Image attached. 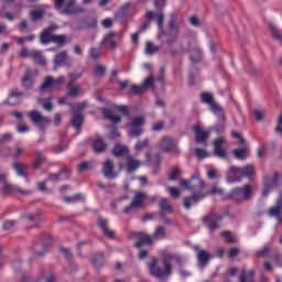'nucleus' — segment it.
<instances>
[{"instance_id": "obj_1", "label": "nucleus", "mask_w": 282, "mask_h": 282, "mask_svg": "<svg viewBox=\"0 0 282 282\" xmlns=\"http://www.w3.org/2000/svg\"><path fill=\"white\" fill-rule=\"evenodd\" d=\"M173 261L178 268L184 267V258L180 253H167L163 259V269L158 267V258H153L151 262H148V268L151 276L156 279H164V276H171L173 274Z\"/></svg>"}, {"instance_id": "obj_2", "label": "nucleus", "mask_w": 282, "mask_h": 282, "mask_svg": "<svg viewBox=\"0 0 282 282\" xmlns=\"http://www.w3.org/2000/svg\"><path fill=\"white\" fill-rule=\"evenodd\" d=\"M56 30H61V26L54 22L44 28L40 33V43L42 45L54 43L57 47H64L66 43H69L66 34H54Z\"/></svg>"}, {"instance_id": "obj_3", "label": "nucleus", "mask_w": 282, "mask_h": 282, "mask_svg": "<svg viewBox=\"0 0 282 282\" xmlns=\"http://www.w3.org/2000/svg\"><path fill=\"white\" fill-rule=\"evenodd\" d=\"M130 237H132V239H137V241L134 242V248L141 250L143 246H153V239H164V237H166V229L160 226L155 228L152 237L149 236L147 232L142 231L132 232Z\"/></svg>"}, {"instance_id": "obj_4", "label": "nucleus", "mask_w": 282, "mask_h": 282, "mask_svg": "<svg viewBox=\"0 0 282 282\" xmlns=\"http://www.w3.org/2000/svg\"><path fill=\"white\" fill-rule=\"evenodd\" d=\"M180 185L187 191H191V196L185 197H193L194 195H199V193H204V188H206V183L202 180L198 173L191 176L188 180L180 178Z\"/></svg>"}, {"instance_id": "obj_5", "label": "nucleus", "mask_w": 282, "mask_h": 282, "mask_svg": "<svg viewBox=\"0 0 282 282\" xmlns=\"http://www.w3.org/2000/svg\"><path fill=\"white\" fill-rule=\"evenodd\" d=\"M256 171L254 165L248 164L243 167H237L235 165L229 167V171L227 172V176L230 182H241L243 177H254Z\"/></svg>"}, {"instance_id": "obj_6", "label": "nucleus", "mask_w": 282, "mask_h": 282, "mask_svg": "<svg viewBox=\"0 0 282 282\" xmlns=\"http://www.w3.org/2000/svg\"><path fill=\"white\" fill-rule=\"evenodd\" d=\"M208 195H224V188L217 187V185H213L212 189L208 192L194 194L193 197H184L183 206L186 210H191L193 204H198V202H202V199H206Z\"/></svg>"}, {"instance_id": "obj_7", "label": "nucleus", "mask_w": 282, "mask_h": 282, "mask_svg": "<svg viewBox=\"0 0 282 282\" xmlns=\"http://www.w3.org/2000/svg\"><path fill=\"white\" fill-rule=\"evenodd\" d=\"M227 199H231V202H237L238 204L252 199V186L250 184H246L242 187L232 188L227 194Z\"/></svg>"}, {"instance_id": "obj_8", "label": "nucleus", "mask_w": 282, "mask_h": 282, "mask_svg": "<svg viewBox=\"0 0 282 282\" xmlns=\"http://www.w3.org/2000/svg\"><path fill=\"white\" fill-rule=\"evenodd\" d=\"M0 184H2L3 195H12V193H19L20 195H32V189H23L19 186L12 185L8 182V174H0Z\"/></svg>"}, {"instance_id": "obj_9", "label": "nucleus", "mask_w": 282, "mask_h": 282, "mask_svg": "<svg viewBox=\"0 0 282 282\" xmlns=\"http://www.w3.org/2000/svg\"><path fill=\"white\" fill-rule=\"evenodd\" d=\"M221 221H224V216L217 213H212L202 218V223L209 230V232H215L221 228Z\"/></svg>"}, {"instance_id": "obj_10", "label": "nucleus", "mask_w": 282, "mask_h": 282, "mask_svg": "<svg viewBox=\"0 0 282 282\" xmlns=\"http://www.w3.org/2000/svg\"><path fill=\"white\" fill-rule=\"evenodd\" d=\"M200 101L204 105L210 106V111L215 113V116H219L223 120V122L226 120V117L224 115V109L221 106H219L217 102H215V97H213V94L208 91H204L200 94Z\"/></svg>"}, {"instance_id": "obj_11", "label": "nucleus", "mask_w": 282, "mask_h": 282, "mask_svg": "<svg viewBox=\"0 0 282 282\" xmlns=\"http://www.w3.org/2000/svg\"><path fill=\"white\" fill-rule=\"evenodd\" d=\"M170 33L166 34L165 43L167 45H173L177 42V36L180 34V28H177V13H171L169 22Z\"/></svg>"}, {"instance_id": "obj_12", "label": "nucleus", "mask_w": 282, "mask_h": 282, "mask_svg": "<svg viewBox=\"0 0 282 282\" xmlns=\"http://www.w3.org/2000/svg\"><path fill=\"white\" fill-rule=\"evenodd\" d=\"M145 199L147 193L137 191L132 197L131 204L123 209L124 215H130V213H133V210H137V208H144Z\"/></svg>"}, {"instance_id": "obj_13", "label": "nucleus", "mask_w": 282, "mask_h": 282, "mask_svg": "<svg viewBox=\"0 0 282 282\" xmlns=\"http://www.w3.org/2000/svg\"><path fill=\"white\" fill-rule=\"evenodd\" d=\"M159 217L160 219L163 221V224H165L166 226H171V224H173V220H171V218L166 217V213L169 215H171V213H173V206H171V203H169L167 198H161V200L159 202Z\"/></svg>"}, {"instance_id": "obj_14", "label": "nucleus", "mask_w": 282, "mask_h": 282, "mask_svg": "<svg viewBox=\"0 0 282 282\" xmlns=\"http://www.w3.org/2000/svg\"><path fill=\"white\" fill-rule=\"evenodd\" d=\"M29 118L33 124L43 129V127H47V124H52V120L47 117H44L39 110H32L29 112Z\"/></svg>"}, {"instance_id": "obj_15", "label": "nucleus", "mask_w": 282, "mask_h": 282, "mask_svg": "<svg viewBox=\"0 0 282 282\" xmlns=\"http://www.w3.org/2000/svg\"><path fill=\"white\" fill-rule=\"evenodd\" d=\"M50 241H52V236H50V234H43L42 242L34 245L33 252H35V254H37L39 257H43V254L47 252Z\"/></svg>"}, {"instance_id": "obj_16", "label": "nucleus", "mask_w": 282, "mask_h": 282, "mask_svg": "<svg viewBox=\"0 0 282 282\" xmlns=\"http://www.w3.org/2000/svg\"><path fill=\"white\" fill-rule=\"evenodd\" d=\"M101 173L107 180H116V177H118V172H116V163H113L111 160H106L102 163Z\"/></svg>"}, {"instance_id": "obj_17", "label": "nucleus", "mask_w": 282, "mask_h": 282, "mask_svg": "<svg viewBox=\"0 0 282 282\" xmlns=\"http://www.w3.org/2000/svg\"><path fill=\"white\" fill-rule=\"evenodd\" d=\"M279 178L280 176L276 172L273 173L272 180L268 176L264 177V188L262 191V197H268V195H270V192L279 186Z\"/></svg>"}, {"instance_id": "obj_18", "label": "nucleus", "mask_w": 282, "mask_h": 282, "mask_svg": "<svg viewBox=\"0 0 282 282\" xmlns=\"http://www.w3.org/2000/svg\"><path fill=\"white\" fill-rule=\"evenodd\" d=\"M193 250L197 252V261L200 268H206L208 265V262L210 261L212 257L210 253L204 249L199 248V245H194Z\"/></svg>"}, {"instance_id": "obj_19", "label": "nucleus", "mask_w": 282, "mask_h": 282, "mask_svg": "<svg viewBox=\"0 0 282 282\" xmlns=\"http://www.w3.org/2000/svg\"><path fill=\"white\" fill-rule=\"evenodd\" d=\"M85 12V9H83L80 6H76V0H67L64 2L63 8V14H83Z\"/></svg>"}, {"instance_id": "obj_20", "label": "nucleus", "mask_w": 282, "mask_h": 282, "mask_svg": "<svg viewBox=\"0 0 282 282\" xmlns=\"http://www.w3.org/2000/svg\"><path fill=\"white\" fill-rule=\"evenodd\" d=\"M116 32L110 31L106 34L100 43V47H106L107 50H116L118 47V42L116 41Z\"/></svg>"}, {"instance_id": "obj_21", "label": "nucleus", "mask_w": 282, "mask_h": 282, "mask_svg": "<svg viewBox=\"0 0 282 282\" xmlns=\"http://www.w3.org/2000/svg\"><path fill=\"white\" fill-rule=\"evenodd\" d=\"M54 65L56 67H72V57L67 56V51H62L54 56Z\"/></svg>"}, {"instance_id": "obj_22", "label": "nucleus", "mask_w": 282, "mask_h": 282, "mask_svg": "<svg viewBox=\"0 0 282 282\" xmlns=\"http://www.w3.org/2000/svg\"><path fill=\"white\" fill-rule=\"evenodd\" d=\"M193 131L195 133L196 144H203V147H206V140H207V138H210V132L203 131L202 127H199V126H194Z\"/></svg>"}, {"instance_id": "obj_23", "label": "nucleus", "mask_w": 282, "mask_h": 282, "mask_svg": "<svg viewBox=\"0 0 282 282\" xmlns=\"http://www.w3.org/2000/svg\"><path fill=\"white\" fill-rule=\"evenodd\" d=\"M175 149H177V141L171 137H162L161 151H163V153H171V151H175Z\"/></svg>"}, {"instance_id": "obj_24", "label": "nucleus", "mask_w": 282, "mask_h": 282, "mask_svg": "<svg viewBox=\"0 0 282 282\" xmlns=\"http://www.w3.org/2000/svg\"><path fill=\"white\" fill-rule=\"evenodd\" d=\"M97 226L100 228L105 237H108V239H113V237H116V232L109 230V220L106 218L99 217L97 219Z\"/></svg>"}, {"instance_id": "obj_25", "label": "nucleus", "mask_w": 282, "mask_h": 282, "mask_svg": "<svg viewBox=\"0 0 282 282\" xmlns=\"http://www.w3.org/2000/svg\"><path fill=\"white\" fill-rule=\"evenodd\" d=\"M225 143L226 139H224V137H219L213 141L214 154L217 155V158H226V151L221 149Z\"/></svg>"}, {"instance_id": "obj_26", "label": "nucleus", "mask_w": 282, "mask_h": 282, "mask_svg": "<svg viewBox=\"0 0 282 282\" xmlns=\"http://www.w3.org/2000/svg\"><path fill=\"white\" fill-rule=\"evenodd\" d=\"M61 175H65V180H69L72 170H69L67 166H64L56 174L50 173L47 180L48 182H61Z\"/></svg>"}, {"instance_id": "obj_27", "label": "nucleus", "mask_w": 282, "mask_h": 282, "mask_svg": "<svg viewBox=\"0 0 282 282\" xmlns=\"http://www.w3.org/2000/svg\"><path fill=\"white\" fill-rule=\"evenodd\" d=\"M281 213H282V192H280L278 199L275 202V205L269 208L268 215L269 217H274L275 219H278Z\"/></svg>"}, {"instance_id": "obj_28", "label": "nucleus", "mask_w": 282, "mask_h": 282, "mask_svg": "<svg viewBox=\"0 0 282 282\" xmlns=\"http://www.w3.org/2000/svg\"><path fill=\"white\" fill-rule=\"evenodd\" d=\"M107 147L109 145L105 142L102 138H97L91 142L93 151L97 154L105 153V151H107Z\"/></svg>"}, {"instance_id": "obj_29", "label": "nucleus", "mask_w": 282, "mask_h": 282, "mask_svg": "<svg viewBox=\"0 0 282 282\" xmlns=\"http://www.w3.org/2000/svg\"><path fill=\"white\" fill-rule=\"evenodd\" d=\"M34 155L35 156H34L32 166L33 169H35V171H39V169L43 166V162H45L47 158H45V154L41 150H35Z\"/></svg>"}, {"instance_id": "obj_30", "label": "nucleus", "mask_w": 282, "mask_h": 282, "mask_svg": "<svg viewBox=\"0 0 282 282\" xmlns=\"http://www.w3.org/2000/svg\"><path fill=\"white\" fill-rule=\"evenodd\" d=\"M142 166V161L135 160L133 156H129L127 160V173H135L138 169Z\"/></svg>"}, {"instance_id": "obj_31", "label": "nucleus", "mask_w": 282, "mask_h": 282, "mask_svg": "<svg viewBox=\"0 0 282 282\" xmlns=\"http://www.w3.org/2000/svg\"><path fill=\"white\" fill-rule=\"evenodd\" d=\"M101 113L106 120H111L113 124H118L122 121V118L113 116V112L109 108H101Z\"/></svg>"}, {"instance_id": "obj_32", "label": "nucleus", "mask_w": 282, "mask_h": 282, "mask_svg": "<svg viewBox=\"0 0 282 282\" xmlns=\"http://www.w3.org/2000/svg\"><path fill=\"white\" fill-rule=\"evenodd\" d=\"M29 56H31L35 65H47V61L45 59V56H43V53H41V51H33L29 54Z\"/></svg>"}, {"instance_id": "obj_33", "label": "nucleus", "mask_w": 282, "mask_h": 282, "mask_svg": "<svg viewBox=\"0 0 282 282\" xmlns=\"http://www.w3.org/2000/svg\"><path fill=\"white\" fill-rule=\"evenodd\" d=\"M104 260H105V252L99 251L93 256V258L90 259V263L95 268H102V265H105V262H102Z\"/></svg>"}, {"instance_id": "obj_34", "label": "nucleus", "mask_w": 282, "mask_h": 282, "mask_svg": "<svg viewBox=\"0 0 282 282\" xmlns=\"http://www.w3.org/2000/svg\"><path fill=\"white\" fill-rule=\"evenodd\" d=\"M83 122H85V117L82 113L74 111L73 119L70 120L72 127L74 129H80V127H83Z\"/></svg>"}, {"instance_id": "obj_35", "label": "nucleus", "mask_w": 282, "mask_h": 282, "mask_svg": "<svg viewBox=\"0 0 282 282\" xmlns=\"http://www.w3.org/2000/svg\"><path fill=\"white\" fill-rule=\"evenodd\" d=\"M128 154L129 148H127V145L116 144L112 149V155H115V158H124V155Z\"/></svg>"}, {"instance_id": "obj_36", "label": "nucleus", "mask_w": 282, "mask_h": 282, "mask_svg": "<svg viewBox=\"0 0 282 282\" xmlns=\"http://www.w3.org/2000/svg\"><path fill=\"white\" fill-rule=\"evenodd\" d=\"M13 170L15 171L17 175H19V177H28V166L23 163L20 162H14L13 163Z\"/></svg>"}, {"instance_id": "obj_37", "label": "nucleus", "mask_w": 282, "mask_h": 282, "mask_svg": "<svg viewBox=\"0 0 282 282\" xmlns=\"http://www.w3.org/2000/svg\"><path fill=\"white\" fill-rule=\"evenodd\" d=\"M248 155H250L248 148H238L234 150V158H236V160H247Z\"/></svg>"}, {"instance_id": "obj_38", "label": "nucleus", "mask_w": 282, "mask_h": 282, "mask_svg": "<svg viewBox=\"0 0 282 282\" xmlns=\"http://www.w3.org/2000/svg\"><path fill=\"white\" fill-rule=\"evenodd\" d=\"M80 28L87 30L89 28H96L98 25V21L94 18H84L79 21Z\"/></svg>"}, {"instance_id": "obj_39", "label": "nucleus", "mask_w": 282, "mask_h": 282, "mask_svg": "<svg viewBox=\"0 0 282 282\" xmlns=\"http://www.w3.org/2000/svg\"><path fill=\"white\" fill-rule=\"evenodd\" d=\"M63 202H65V204H76V202H85V197H83V194L78 193L73 196H64Z\"/></svg>"}, {"instance_id": "obj_40", "label": "nucleus", "mask_w": 282, "mask_h": 282, "mask_svg": "<svg viewBox=\"0 0 282 282\" xmlns=\"http://www.w3.org/2000/svg\"><path fill=\"white\" fill-rule=\"evenodd\" d=\"M79 95H80V86L68 84L67 96H69L70 98H78Z\"/></svg>"}, {"instance_id": "obj_41", "label": "nucleus", "mask_w": 282, "mask_h": 282, "mask_svg": "<svg viewBox=\"0 0 282 282\" xmlns=\"http://www.w3.org/2000/svg\"><path fill=\"white\" fill-rule=\"evenodd\" d=\"M252 279H254V270H250L249 272L246 270H242L239 276V282H248V281H252Z\"/></svg>"}, {"instance_id": "obj_42", "label": "nucleus", "mask_w": 282, "mask_h": 282, "mask_svg": "<svg viewBox=\"0 0 282 282\" xmlns=\"http://www.w3.org/2000/svg\"><path fill=\"white\" fill-rule=\"evenodd\" d=\"M30 17L32 21H43L45 19V11L39 9V10H32L30 12Z\"/></svg>"}, {"instance_id": "obj_43", "label": "nucleus", "mask_w": 282, "mask_h": 282, "mask_svg": "<svg viewBox=\"0 0 282 282\" xmlns=\"http://www.w3.org/2000/svg\"><path fill=\"white\" fill-rule=\"evenodd\" d=\"M202 50L199 48H195L193 51V54L189 56V61L192 63V65H195L197 63H202Z\"/></svg>"}, {"instance_id": "obj_44", "label": "nucleus", "mask_w": 282, "mask_h": 282, "mask_svg": "<svg viewBox=\"0 0 282 282\" xmlns=\"http://www.w3.org/2000/svg\"><path fill=\"white\" fill-rule=\"evenodd\" d=\"M220 237H224L226 243H237V236L232 235L230 231H221Z\"/></svg>"}, {"instance_id": "obj_45", "label": "nucleus", "mask_w": 282, "mask_h": 282, "mask_svg": "<svg viewBox=\"0 0 282 282\" xmlns=\"http://www.w3.org/2000/svg\"><path fill=\"white\" fill-rule=\"evenodd\" d=\"M158 52H160V46L154 45L152 42L145 43V53L149 56H153V54H158Z\"/></svg>"}, {"instance_id": "obj_46", "label": "nucleus", "mask_w": 282, "mask_h": 282, "mask_svg": "<svg viewBox=\"0 0 282 282\" xmlns=\"http://www.w3.org/2000/svg\"><path fill=\"white\" fill-rule=\"evenodd\" d=\"M156 23L159 25L160 32H159V39H162V36H164V13L160 12L156 15Z\"/></svg>"}, {"instance_id": "obj_47", "label": "nucleus", "mask_w": 282, "mask_h": 282, "mask_svg": "<svg viewBox=\"0 0 282 282\" xmlns=\"http://www.w3.org/2000/svg\"><path fill=\"white\" fill-rule=\"evenodd\" d=\"M130 127H131L129 131L130 138H140V135L144 133V128L133 127V126H130Z\"/></svg>"}, {"instance_id": "obj_48", "label": "nucleus", "mask_w": 282, "mask_h": 282, "mask_svg": "<svg viewBox=\"0 0 282 282\" xmlns=\"http://www.w3.org/2000/svg\"><path fill=\"white\" fill-rule=\"evenodd\" d=\"M41 210H36L33 214L22 216V219H28L29 221H41Z\"/></svg>"}, {"instance_id": "obj_49", "label": "nucleus", "mask_w": 282, "mask_h": 282, "mask_svg": "<svg viewBox=\"0 0 282 282\" xmlns=\"http://www.w3.org/2000/svg\"><path fill=\"white\" fill-rule=\"evenodd\" d=\"M150 141L149 139H144L143 141H138L134 145V151L140 153V151H144V149L149 148Z\"/></svg>"}, {"instance_id": "obj_50", "label": "nucleus", "mask_w": 282, "mask_h": 282, "mask_svg": "<svg viewBox=\"0 0 282 282\" xmlns=\"http://www.w3.org/2000/svg\"><path fill=\"white\" fill-rule=\"evenodd\" d=\"M50 87H54V77H52V76H48L44 79L40 89H41V91H44V89H50Z\"/></svg>"}, {"instance_id": "obj_51", "label": "nucleus", "mask_w": 282, "mask_h": 282, "mask_svg": "<svg viewBox=\"0 0 282 282\" xmlns=\"http://www.w3.org/2000/svg\"><path fill=\"white\" fill-rule=\"evenodd\" d=\"M94 74H96V76L99 78H104V76L107 74V66L101 64L97 65L94 69Z\"/></svg>"}, {"instance_id": "obj_52", "label": "nucleus", "mask_w": 282, "mask_h": 282, "mask_svg": "<svg viewBox=\"0 0 282 282\" xmlns=\"http://www.w3.org/2000/svg\"><path fill=\"white\" fill-rule=\"evenodd\" d=\"M100 50H102V46L91 47L89 50V56H90L91 61H98V58H100Z\"/></svg>"}, {"instance_id": "obj_53", "label": "nucleus", "mask_w": 282, "mask_h": 282, "mask_svg": "<svg viewBox=\"0 0 282 282\" xmlns=\"http://www.w3.org/2000/svg\"><path fill=\"white\" fill-rule=\"evenodd\" d=\"M53 153H63V151H67V143L61 142L57 145L51 148Z\"/></svg>"}, {"instance_id": "obj_54", "label": "nucleus", "mask_w": 282, "mask_h": 282, "mask_svg": "<svg viewBox=\"0 0 282 282\" xmlns=\"http://www.w3.org/2000/svg\"><path fill=\"white\" fill-rule=\"evenodd\" d=\"M181 175L182 171H180L178 167H173L172 173L167 176V180H170L171 182H175V180H177V177H180Z\"/></svg>"}, {"instance_id": "obj_55", "label": "nucleus", "mask_w": 282, "mask_h": 282, "mask_svg": "<svg viewBox=\"0 0 282 282\" xmlns=\"http://www.w3.org/2000/svg\"><path fill=\"white\" fill-rule=\"evenodd\" d=\"M33 85L34 80H32V78H30L29 76H24L22 78V87H24V89H32Z\"/></svg>"}, {"instance_id": "obj_56", "label": "nucleus", "mask_w": 282, "mask_h": 282, "mask_svg": "<svg viewBox=\"0 0 282 282\" xmlns=\"http://www.w3.org/2000/svg\"><path fill=\"white\" fill-rule=\"evenodd\" d=\"M130 127H139V128L144 127V117H137L132 119Z\"/></svg>"}, {"instance_id": "obj_57", "label": "nucleus", "mask_w": 282, "mask_h": 282, "mask_svg": "<svg viewBox=\"0 0 282 282\" xmlns=\"http://www.w3.org/2000/svg\"><path fill=\"white\" fill-rule=\"evenodd\" d=\"M153 85H154V78H153V76H150V77L145 78V80L143 82V84L141 86L147 91V89H151V87H153Z\"/></svg>"}, {"instance_id": "obj_58", "label": "nucleus", "mask_w": 282, "mask_h": 282, "mask_svg": "<svg viewBox=\"0 0 282 282\" xmlns=\"http://www.w3.org/2000/svg\"><path fill=\"white\" fill-rule=\"evenodd\" d=\"M256 256L259 258V259H265V257H269L270 256V248L268 247H264L262 248L261 250H259Z\"/></svg>"}, {"instance_id": "obj_59", "label": "nucleus", "mask_w": 282, "mask_h": 282, "mask_svg": "<svg viewBox=\"0 0 282 282\" xmlns=\"http://www.w3.org/2000/svg\"><path fill=\"white\" fill-rule=\"evenodd\" d=\"M17 224H18L17 220H4L2 224V229L12 230V228H14Z\"/></svg>"}, {"instance_id": "obj_60", "label": "nucleus", "mask_w": 282, "mask_h": 282, "mask_svg": "<svg viewBox=\"0 0 282 282\" xmlns=\"http://www.w3.org/2000/svg\"><path fill=\"white\" fill-rule=\"evenodd\" d=\"M91 169H94V165L89 164L87 161L80 163L78 166L79 173H83V171H91Z\"/></svg>"}, {"instance_id": "obj_61", "label": "nucleus", "mask_w": 282, "mask_h": 282, "mask_svg": "<svg viewBox=\"0 0 282 282\" xmlns=\"http://www.w3.org/2000/svg\"><path fill=\"white\" fill-rule=\"evenodd\" d=\"M131 90L133 91V94H135L137 96H140V94H144V87L141 85V86H138L135 84H132L131 85Z\"/></svg>"}, {"instance_id": "obj_62", "label": "nucleus", "mask_w": 282, "mask_h": 282, "mask_svg": "<svg viewBox=\"0 0 282 282\" xmlns=\"http://www.w3.org/2000/svg\"><path fill=\"white\" fill-rule=\"evenodd\" d=\"M155 163L153 164V174L158 175L160 173V154L154 156Z\"/></svg>"}, {"instance_id": "obj_63", "label": "nucleus", "mask_w": 282, "mask_h": 282, "mask_svg": "<svg viewBox=\"0 0 282 282\" xmlns=\"http://www.w3.org/2000/svg\"><path fill=\"white\" fill-rule=\"evenodd\" d=\"M194 152H195L196 158H198V160H204V158H206V156L208 155V154L206 153V150L199 149V148H196V149L194 150Z\"/></svg>"}, {"instance_id": "obj_64", "label": "nucleus", "mask_w": 282, "mask_h": 282, "mask_svg": "<svg viewBox=\"0 0 282 282\" xmlns=\"http://www.w3.org/2000/svg\"><path fill=\"white\" fill-rule=\"evenodd\" d=\"M149 257V249H141L138 253V259H140V261H144V259H147Z\"/></svg>"}]
</instances>
